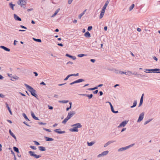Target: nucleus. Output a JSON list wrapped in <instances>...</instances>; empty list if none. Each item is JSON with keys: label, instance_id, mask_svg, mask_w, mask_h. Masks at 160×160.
Here are the masks:
<instances>
[{"label": "nucleus", "instance_id": "12", "mask_svg": "<svg viewBox=\"0 0 160 160\" xmlns=\"http://www.w3.org/2000/svg\"><path fill=\"white\" fill-rule=\"evenodd\" d=\"M129 148V147H127V146L121 148H119L118 149V152L122 151H124L125 150H126L128 149Z\"/></svg>", "mask_w": 160, "mask_h": 160}, {"label": "nucleus", "instance_id": "13", "mask_svg": "<svg viewBox=\"0 0 160 160\" xmlns=\"http://www.w3.org/2000/svg\"><path fill=\"white\" fill-rule=\"evenodd\" d=\"M0 48L2 49H4V50L7 51V52H9L10 51V49L7 48L6 47H5L3 46H0Z\"/></svg>", "mask_w": 160, "mask_h": 160}, {"label": "nucleus", "instance_id": "28", "mask_svg": "<svg viewBox=\"0 0 160 160\" xmlns=\"http://www.w3.org/2000/svg\"><path fill=\"white\" fill-rule=\"evenodd\" d=\"M22 115L24 117V118H25V119L28 121H29L30 120L28 119V118L27 116H26V114L25 113H23L22 114Z\"/></svg>", "mask_w": 160, "mask_h": 160}, {"label": "nucleus", "instance_id": "8", "mask_svg": "<svg viewBox=\"0 0 160 160\" xmlns=\"http://www.w3.org/2000/svg\"><path fill=\"white\" fill-rule=\"evenodd\" d=\"M144 112H142L140 114L138 119L137 121L138 122H141L143 119L144 118Z\"/></svg>", "mask_w": 160, "mask_h": 160}, {"label": "nucleus", "instance_id": "39", "mask_svg": "<svg viewBox=\"0 0 160 160\" xmlns=\"http://www.w3.org/2000/svg\"><path fill=\"white\" fill-rule=\"evenodd\" d=\"M110 0H107V1L105 2V4L104 6H105V7H107L108 5L109 2Z\"/></svg>", "mask_w": 160, "mask_h": 160}, {"label": "nucleus", "instance_id": "38", "mask_svg": "<svg viewBox=\"0 0 160 160\" xmlns=\"http://www.w3.org/2000/svg\"><path fill=\"white\" fill-rule=\"evenodd\" d=\"M93 96V95L92 94H87V97L89 99H90L92 98Z\"/></svg>", "mask_w": 160, "mask_h": 160}, {"label": "nucleus", "instance_id": "27", "mask_svg": "<svg viewBox=\"0 0 160 160\" xmlns=\"http://www.w3.org/2000/svg\"><path fill=\"white\" fill-rule=\"evenodd\" d=\"M14 151L17 153H19V149L18 148L16 147H14L13 148Z\"/></svg>", "mask_w": 160, "mask_h": 160}, {"label": "nucleus", "instance_id": "54", "mask_svg": "<svg viewBox=\"0 0 160 160\" xmlns=\"http://www.w3.org/2000/svg\"><path fill=\"white\" fill-rule=\"evenodd\" d=\"M34 142L35 143V144L37 145H40V143L37 141H34Z\"/></svg>", "mask_w": 160, "mask_h": 160}, {"label": "nucleus", "instance_id": "45", "mask_svg": "<svg viewBox=\"0 0 160 160\" xmlns=\"http://www.w3.org/2000/svg\"><path fill=\"white\" fill-rule=\"evenodd\" d=\"M92 26H90L88 27V30L89 31L91 30L92 29Z\"/></svg>", "mask_w": 160, "mask_h": 160}, {"label": "nucleus", "instance_id": "62", "mask_svg": "<svg viewBox=\"0 0 160 160\" xmlns=\"http://www.w3.org/2000/svg\"><path fill=\"white\" fill-rule=\"evenodd\" d=\"M40 85H46V84L43 82H42L40 83Z\"/></svg>", "mask_w": 160, "mask_h": 160}, {"label": "nucleus", "instance_id": "58", "mask_svg": "<svg viewBox=\"0 0 160 160\" xmlns=\"http://www.w3.org/2000/svg\"><path fill=\"white\" fill-rule=\"evenodd\" d=\"M153 59L156 60V61H157L158 59L157 58H156L155 56H154L153 57Z\"/></svg>", "mask_w": 160, "mask_h": 160}, {"label": "nucleus", "instance_id": "17", "mask_svg": "<svg viewBox=\"0 0 160 160\" xmlns=\"http://www.w3.org/2000/svg\"><path fill=\"white\" fill-rule=\"evenodd\" d=\"M9 7L11 9L13 10H14V7L15 6V5L13 4L12 2H10L9 4Z\"/></svg>", "mask_w": 160, "mask_h": 160}, {"label": "nucleus", "instance_id": "20", "mask_svg": "<svg viewBox=\"0 0 160 160\" xmlns=\"http://www.w3.org/2000/svg\"><path fill=\"white\" fill-rule=\"evenodd\" d=\"M84 36L86 37L89 38L90 37L91 35L90 33L88 31H87L85 33Z\"/></svg>", "mask_w": 160, "mask_h": 160}, {"label": "nucleus", "instance_id": "35", "mask_svg": "<svg viewBox=\"0 0 160 160\" xmlns=\"http://www.w3.org/2000/svg\"><path fill=\"white\" fill-rule=\"evenodd\" d=\"M135 5L134 4H132L129 8V11H131L134 8Z\"/></svg>", "mask_w": 160, "mask_h": 160}, {"label": "nucleus", "instance_id": "23", "mask_svg": "<svg viewBox=\"0 0 160 160\" xmlns=\"http://www.w3.org/2000/svg\"><path fill=\"white\" fill-rule=\"evenodd\" d=\"M86 11V9L82 13L79 15L78 17L79 19H80L82 17L85 13Z\"/></svg>", "mask_w": 160, "mask_h": 160}, {"label": "nucleus", "instance_id": "57", "mask_svg": "<svg viewBox=\"0 0 160 160\" xmlns=\"http://www.w3.org/2000/svg\"><path fill=\"white\" fill-rule=\"evenodd\" d=\"M80 96H86L87 97V94H78Z\"/></svg>", "mask_w": 160, "mask_h": 160}, {"label": "nucleus", "instance_id": "44", "mask_svg": "<svg viewBox=\"0 0 160 160\" xmlns=\"http://www.w3.org/2000/svg\"><path fill=\"white\" fill-rule=\"evenodd\" d=\"M43 129L46 131H47V132H51V131L50 130V129H47V128H43Z\"/></svg>", "mask_w": 160, "mask_h": 160}, {"label": "nucleus", "instance_id": "14", "mask_svg": "<svg viewBox=\"0 0 160 160\" xmlns=\"http://www.w3.org/2000/svg\"><path fill=\"white\" fill-rule=\"evenodd\" d=\"M31 116H32V118L33 119H35L36 120H39L38 118V117L35 116L34 113L32 111L31 112Z\"/></svg>", "mask_w": 160, "mask_h": 160}, {"label": "nucleus", "instance_id": "1", "mask_svg": "<svg viewBox=\"0 0 160 160\" xmlns=\"http://www.w3.org/2000/svg\"><path fill=\"white\" fill-rule=\"evenodd\" d=\"M24 85L26 88L28 89V90L31 93V94L33 96H34L37 99H38V96L36 94V91L32 87L26 84H24Z\"/></svg>", "mask_w": 160, "mask_h": 160}, {"label": "nucleus", "instance_id": "7", "mask_svg": "<svg viewBox=\"0 0 160 160\" xmlns=\"http://www.w3.org/2000/svg\"><path fill=\"white\" fill-rule=\"evenodd\" d=\"M119 73L121 74H125L126 75H130L132 74V72L130 71H127V72L120 71Z\"/></svg>", "mask_w": 160, "mask_h": 160}, {"label": "nucleus", "instance_id": "61", "mask_svg": "<svg viewBox=\"0 0 160 160\" xmlns=\"http://www.w3.org/2000/svg\"><path fill=\"white\" fill-rule=\"evenodd\" d=\"M73 0H68V3L69 4H70L72 2Z\"/></svg>", "mask_w": 160, "mask_h": 160}, {"label": "nucleus", "instance_id": "52", "mask_svg": "<svg viewBox=\"0 0 160 160\" xmlns=\"http://www.w3.org/2000/svg\"><path fill=\"white\" fill-rule=\"evenodd\" d=\"M20 27L22 28H24V29H27V27L23 26V25H21L20 26Z\"/></svg>", "mask_w": 160, "mask_h": 160}, {"label": "nucleus", "instance_id": "47", "mask_svg": "<svg viewBox=\"0 0 160 160\" xmlns=\"http://www.w3.org/2000/svg\"><path fill=\"white\" fill-rule=\"evenodd\" d=\"M70 77V76H69V75H68L64 79V81H66L67 80L68 78Z\"/></svg>", "mask_w": 160, "mask_h": 160}, {"label": "nucleus", "instance_id": "15", "mask_svg": "<svg viewBox=\"0 0 160 160\" xmlns=\"http://www.w3.org/2000/svg\"><path fill=\"white\" fill-rule=\"evenodd\" d=\"M66 56L70 58H72L73 60H75L76 58L75 57L71 56L67 53L66 54Z\"/></svg>", "mask_w": 160, "mask_h": 160}, {"label": "nucleus", "instance_id": "31", "mask_svg": "<svg viewBox=\"0 0 160 160\" xmlns=\"http://www.w3.org/2000/svg\"><path fill=\"white\" fill-rule=\"evenodd\" d=\"M95 143V142H88V145L89 146H91L93 145Z\"/></svg>", "mask_w": 160, "mask_h": 160}, {"label": "nucleus", "instance_id": "51", "mask_svg": "<svg viewBox=\"0 0 160 160\" xmlns=\"http://www.w3.org/2000/svg\"><path fill=\"white\" fill-rule=\"evenodd\" d=\"M39 124L40 125H45L46 124V123H43V122H39Z\"/></svg>", "mask_w": 160, "mask_h": 160}, {"label": "nucleus", "instance_id": "53", "mask_svg": "<svg viewBox=\"0 0 160 160\" xmlns=\"http://www.w3.org/2000/svg\"><path fill=\"white\" fill-rule=\"evenodd\" d=\"M142 103H143V101H140L139 104L138 106V107H140L141 106L142 104Z\"/></svg>", "mask_w": 160, "mask_h": 160}, {"label": "nucleus", "instance_id": "4", "mask_svg": "<svg viewBox=\"0 0 160 160\" xmlns=\"http://www.w3.org/2000/svg\"><path fill=\"white\" fill-rule=\"evenodd\" d=\"M146 71H151L152 72L154 73H160V69L159 68H155L154 69H146Z\"/></svg>", "mask_w": 160, "mask_h": 160}, {"label": "nucleus", "instance_id": "36", "mask_svg": "<svg viewBox=\"0 0 160 160\" xmlns=\"http://www.w3.org/2000/svg\"><path fill=\"white\" fill-rule=\"evenodd\" d=\"M69 104H70L69 107H68L67 108H66V111H68L69 110V109L71 108V107H72V102H69Z\"/></svg>", "mask_w": 160, "mask_h": 160}, {"label": "nucleus", "instance_id": "64", "mask_svg": "<svg viewBox=\"0 0 160 160\" xmlns=\"http://www.w3.org/2000/svg\"><path fill=\"white\" fill-rule=\"evenodd\" d=\"M18 42V41H17L16 40H14V41L13 45H16V42Z\"/></svg>", "mask_w": 160, "mask_h": 160}, {"label": "nucleus", "instance_id": "5", "mask_svg": "<svg viewBox=\"0 0 160 160\" xmlns=\"http://www.w3.org/2000/svg\"><path fill=\"white\" fill-rule=\"evenodd\" d=\"M75 114L74 111H71L68 114L67 117L69 119Z\"/></svg>", "mask_w": 160, "mask_h": 160}, {"label": "nucleus", "instance_id": "59", "mask_svg": "<svg viewBox=\"0 0 160 160\" xmlns=\"http://www.w3.org/2000/svg\"><path fill=\"white\" fill-rule=\"evenodd\" d=\"M120 71H119V70H115V72L116 73V74H118V73H119V72Z\"/></svg>", "mask_w": 160, "mask_h": 160}, {"label": "nucleus", "instance_id": "2", "mask_svg": "<svg viewBox=\"0 0 160 160\" xmlns=\"http://www.w3.org/2000/svg\"><path fill=\"white\" fill-rule=\"evenodd\" d=\"M73 128L70 129V131L72 132H77L78 131V128H81L82 126L80 123H77L72 125Z\"/></svg>", "mask_w": 160, "mask_h": 160}, {"label": "nucleus", "instance_id": "10", "mask_svg": "<svg viewBox=\"0 0 160 160\" xmlns=\"http://www.w3.org/2000/svg\"><path fill=\"white\" fill-rule=\"evenodd\" d=\"M13 18L16 21H21V19L15 14H13Z\"/></svg>", "mask_w": 160, "mask_h": 160}, {"label": "nucleus", "instance_id": "19", "mask_svg": "<svg viewBox=\"0 0 160 160\" xmlns=\"http://www.w3.org/2000/svg\"><path fill=\"white\" fill-rule=\"evenodd\" d=\"M9 132L10 135L13 137L16 140V137L15 135L11 131L10 129L9 130Z\"/></svg>", "mask_w": 160, "mask_h": 160}, {"label": "nucleus", "instance_id": "43", "mask_svg": "<svg viewBox=\"0 0 160 160\" xmlns=\"http://www.w3.org/2000/svg\"><path fill=\"white\" fill-rule=\"evenodd\" d=\"M41 157V156L39 155H37L35 154V155L34 157L36 158H38Z\"/></svg>", "mask_w": 160, "mask_h": 160}, {"label": "nucleus", "instance_id": "55", "mask_svg": "<svg viewBox=\"0 0 160 160\" xmlns=\"http://www.w3.org/2000/svg\"><path fill=\"white\" fill-rule=\"evenodd\" d=\"M5 97L4 95L2 93H0V98H4Z\"/></svg>", "mask_w": 160, "mask_h": 160}, {"label": "nucleus", "instance_id": "49", "mask_svg": "<svg viewBox=\"0 0 160 160\" xmlns=\"http://www.w3.org/2000/svg\"><path fill=\"white\" fill-rule=\"evenodd\" d=\"M144 94H142L140 101H143Z\"/></svg>", "mask_w": 160, "mask_h": 160}, {"label": "nucleus", "instance_id": "9", "mask_svg": "<svg viewBox=\"0 0 160 160\" xmlns=\"http://www.w3.org/2000/svg\"><path fill=\"white\" fill-rule=\"evenodd\" d=\"M60 128L54 130V131L55 132L59 134H62V133H65V131H59L60 130Z\"/></svg>", "mask_w": 160, "mask_h": 160}, {"label": "nucleus", "instance_id": "30", "mask_svg": "<svg viewBox=\"0 0 160 160\" xmlns=\"http://www.w3.org/2000/svg\"><path fill=\"white\" fill-rule=\"evenodd\" d=\"M69 119L67 117L62 121V123L63 124H65Z\"/></svg>", "mask_w": 160, "mask_h": 160}, {"label": "nucleus", "instance_id": "11", "mask_svg": "<svg viewBox=\"0 0 160 160\" xmlns=\"http://www.w3.org/2000/svg\"><path fill=\"white\" fill-rule=\"evenodd\" d=\"M128 122V121H126L122 122L120 124L119 126H118V128H119L122 126L124 127L127 124Z\"/></svg>", "mask_w": 160, "mask_h": 160}, {"label": "nucleus", "instance_id": "34", "mask_svg": "<svg viewBox=\"0 0 160 160\" xmlns=\"http://www.w3.org/2000/svg\"><path fill=\"white\" fill-rule=\"evenodd\" d=\"M33 39L35 41L38 42H42L41 40L40 39H36L33 38Z\"/></svg>", "mask_w": 160, "mask_h": 160}, {"label": "nucleus", "instance_id": "33", "mask_svg": "<svg viewBox=\"0 0 160 160\" xmlns=\"http://www.w3.org/2000/svg\"><path fill=\"white\" fill-rule=\"evenodd\" d=\"M69 101L68 100H60L59 101V102L60 103H68Z\"/></svg>", "mask_w": 160, "mask_h": 160}, {"label": "nucleus", "instance_id": "40", "mask_svg": "<svg viewBox=\"0 0 160 160\" xmlns=\"http://www.w3.org/2000/svg\"><path fill=\"white\" fill-rule=\"evenodd\" d=\"M97 89V86H96L93 88H89L88 89V90H94Z\"/></svg>", "mask_w": 160, "mask_h": 160}, {"label": "nucleus", "instance_id": "21", "mask_svg": "<svg viewBox=\"0 0 160 160\" xmlns=\"http://www.w3.org/2000/svg\"><path fill=\"white\" fill-rule=\"evenodd\" d=\"M6 105L7 108L9 112H10V114L12 115V112L11 111V109H10V108L9 107L7 103H6Z\"/></svg>", "mask_w": 160, "mask_h": 160}, {"label": "nucleus", "instance_id": "26", "mask_svg": "<svg viewBox=\"0 0 160 160\" xmlns=\"http://www.w3.org/2000/svg\"><path fill=\"white\" fill-rule=\"evenodd\" d=\"M108 152H109L108 150L105 151L103 152L102 153V156H104L107 155L108 153Z\"/></svg>", "mask_w": 160, "mask_h": 160}, {"label": "nucleus", "instance_id": "56", "mask_svg": "<svg viewBox=\"0 0 160 160\" xmlns=\"http://www.w3.org/2000/svg\"><path fill=\"white\" fill-rule=\"evenodd\" d=\"M98 92V90H96L95 91H93V92L94 94H96Z\"/></svg>", "mask_w": 160, "mask_h": 160}, {"label": "nucleus", "instance_id": "24", "mask_svg": "<svg viewBox=\"0 0 160 160\" xmlns=\"http://www.w3.org/2000/svg\"><path fill=\"white\" fill-rule=\"evenodd\" d=\"M38 148L41 151H43L46 150L45 148L42 146H39Z\"/></svg>", "mask_w": 160, "mask_h": 160}, {"label": "nucleus", "instance_id": "25", "mask_svg": "<svg viewBox=\"0 0 160 160\" xmlns=\"http://www.w3.org/2000/svg\"><path fill=\"white\" fill-rule=\"evenodd\" d=\"M60 9V8H58L57 10L55 11V13L52 15V17H53L56 16L57 14L58 13Z\"/></svg>", "mask_w": 160, "mask_h": 160}, {"label": "nucleus", "instance_id": "18", "mask_svg": "<svg viewBox=\"0 0 160 160\" xmlns=\"http://www.w3.org/2000/svg\"><path fill=\"white\" fill-rule=\"evenodd\" d=\"M44 138L46 139V140L47 141H51L53 140V139L52 138H49L46 136L44 137Z\"/></svg>", "mask_w": 160, "mask_h": 160}, {"label": "nucleus", "instance_id": "50", "mask_svg": "<svg viewBox=\"0 0 160 160\" xmlns=\"http://www.w3.org/2000/svg\"><path fill=\"white\" fill-rule=\"evenodd\" d=\"M48 109L50 110H52L53 108V107L52 106L49 105L48 106Z\"/></svg>", "mask_w": 160, "mask_h": 160}, {"label": "nucleus", "instance_id": "22", "mask_svg": "<svg viewBox=\"0 0 160 160\" xmlns=\"http://www.w3.org/2000/svg\"><path fill=\"white\" fill-rule=\"evenodd\" d=\"M137 104V100H135L133 103V104L132 106L130 107V108H133L135 107Z\"/></svg>", "mask_w": 160, "mask_h": 160}, {"label": "nucleus", "instance_id": "63", "mask_svg": "<svg viewBox=\"0 0 160 160\" xmlns=\"http://www.w3.org/2000/svg\"><path fill=\"white\" fill-rule=\"evenodd\" d=\"M19 93L20 95H21L22 96H23L24 97L26 96V95L22 93L21 92H19Z\"/></svg>", "mask_w": 160, "mask_h": 160}, {"label": "nucleus", "instance_id": "29", "mask_svg": "<svg viewBox=\"0 0 160 160\" xmlns=\"http://www.w3.org/2000/svg\"><path fill=\"white\" fill-rule=\"evenodd\" d=\"M28 153L31 156L34 157L35 154L34 152L30 151L28 152Z\"/></svg>", "mask_w": 160, "mask_h": 160}, {"label": "nucleus", "instance_id": "48", "mask_svg": "<svg viewBox=\"0 0 160 160\" xmlns=\"http://www.w3.org/2000/svg\"><path fill=\"white\" fill-rule=\"evenodd\" d=\"M30 148L33 150H36V148L35 146H30Z\"/></svg>", "mask_w": 160, "mask_h": 160}, {"label": "nucleus", "instance_id": "37", "mask_svg": "<svg viewBox=\"0 0 160 160\" xmlns=\"http://www.w3.org/2000/svg\"><path fill=\"white\" fill-rule=\"evenodd\" d=\"M87 56L86 54H78V57H80V58H81V57H83V56Z\"/></svg>", "mask_w": 160, "mask_h": 160}, {"label": "nucleus", "instance_id": "3", "mask_svg": "<svg viewBox=\"0 0 160 160\" xmlns=\"http://www.w3.org/2000/svg\"><path fill=\"white\" fill-rule=\"evenodd\" d=\"M17 3L21 7L25 8L27 3L26 0H19L18 1Z\"/></svg>", "mask_w": 160, "mask_h": 160}, {"label": "nucleus", "instance_id": "6", "mask_svg": "<svg viewBox=\"0 0 160 160\" xmlns=\"http://www.w3.org/2000/svg\"><path fill=\"white\" fill-rule=\"evenodd\" d=\"M85 81V80L83 79H79L78 80H77L71 82L70 83V84L71 85H72L75 83H80L82 82H84Z\"/></svg>", "mask_w": 160, "mask_h": 160}, {"label": "nucleus", "instance_id": "16", "mask_svg": "<svg viewBox=\"0 0 160 160\" xmlns=\"http://www.w3.org/2000/svg\"><path fill=\"white\" fill-rule=\"evenodd\" d=\"M114 142V141H109L107 142L104 145V147H107L108 145L110 144V143H113Z\"/></svg>", "mask_w": 160, "mask_h": 160}, {"label": "nucleus", "instance_id": "41", "mask_svg": "<svg viewBox=\"0 0 160 160\" xmlns=\"http://www.w3.org/2000/svg\"><path fill=\"white\" fill-rule=\"evenodd\" d=\"M104 13H103L101 12L100 16H99V18L101 19L103 17Z\"/></svg>", "mask_w": 160, "mask_h": 160}, {"label": "nucleus", "instance_id": "60", "mask_svg": "<svg viewBox=\"0 0 160 160\" xmlns=\"http://www.w3.org/2000/svg\"><path fill=\"white\" fill-rule=\"evenodd\" d=\"M23 123L27 126L29 127L30 126L29 124H28L26 122H24Z\"/></svg>", "mask_w": 160, "mask_h": 160}, {"label": "nucleus", "instance_id": "32", "mask_svg": "<svg viewBox=\"0 0 160 160\" xmlns=\"http://www.w3.org/2000/svg\"><path fill=\"white\" fill-rule=\"evenodd\" d=\"M111 109L112 112L114 113H117L118 112V111H115L114 110L113 107L111 108Z\"/></svg>", "mask_w": 160, "mask_h": 160}, {"label": "nucleus", "instance_id": "42", "mask_svg": "<svg viewBox=\"0 0 160 160\" xmlns=\"http://www.w3.org/2000/svg\"><path fill=\"white\" fill-rule=\"evenodd\" d=\"M144 77V76L141 74H138L137 75V77L138 78H142Z\"/></svg>", "mask_w": 160, "mask_h": 160}, {"label": "nucleus", "instance_id": "46", "mask_svg": "<svg viewBox=\"0 0 160 160\" xmlns=\"http://www.w3.org/2000/svg\"><path fill=\"white\" fill-rule=\"evenodd\" d=\"M151 121V120H148L146 121H145L144 123V125H145L148 124L149 122H150Z\"/></svg>", "mask_w": 160, "mask_h": 160}]
</instances>
